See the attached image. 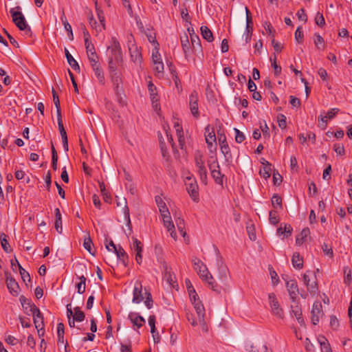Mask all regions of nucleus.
Listing matches in <instances>:
<instances>
[{
  "label": "nucleus",
  "instance_id": "nucleus-1",
  "mask_svg": "<svg viewBox=\"0 0 352 352\" xmlns=\"http://www.w3.org/2000/svg\"><path fill=\"white\" fill-rule=\"evenodd\" d=\"M193 268L197 272L199 277L207 282L211 289L217 294L221 292V287L214 280V278L208 272L206 265H204L199 259L193 260Z\"/></svg>",
  "mask_w": 352,
  "mask_h": 352
},
{
  "label": "nucleus",
  "instance_id": "nucleus-2",
  "mask_svg": "<svg viewBox=\"0 0 352 352\" xmlns=\"http://www.w3.org/2000/svg\"><path fill=\"white\" fill-rule=\"evenodd\" d=\"M28 305L30 307V312L33 316L35 327L37 329L38 333H40L41 331H43V335L45 331L43 314H41L40 309L34 303L28 302Z\"/></svg>",
  "mask_w": 352,
  "mask_h": 352
},
{
  "label": "nucleus",
  "instance_id": "nucleus-3",
  "mask_svg": "<svg viewBox=\"0 0 352 352\" xmlns=\"http://www.w3.org/2000/svg\"><path fill=\"white\" fill-rule=\"evenodd\" d=\"M110 50L109 60L122 63L123 62L122 50L119 41L116 37L111 38V45L108 47Z\"/></svg>",
  "mask_w": 352,
  "mask_h": 352
},
{
  "label": "nucleus",
  "instance_id": "nucleus-4",
  "mask_svg": "<svg viewBox=\"0 0 352 352\" xmlns=\"http://www.w3.org/2000/svg\"><path fill=\"white\" fill-rule=\"evenodd\" d=\"M21 8L16 6L14 8H11L10 13L12 18V21L19 30H23L26 28L28 25L25 18L23 13L21 12Z\"/></svg>",
  "mask_w": 352,
  "mask_h": 352
},
{
  "label": "nucleus",
  "instance_id": "nucleus-5",
  "mask_svg": "<svg viewBox=\"0 0 352 352\" xmlns=\"http://www.w3.org/2000/svg\"><path fill=\"white\" fill-rule=\"evenodd\" d=\"M208 167L211 171V175L214 179L217 184H223V177L220 171L219 164L218 163L217 157H210V160H208Z\"/></svg>",
  "mask_w": 352,
  "mask_h": 352
},
{
  "label": "nucleus",
  "instance_id": "nucleus-6",
  "mask_svg": "<svg viewBox=\"0 0 352 352\" xmlns=\"http://www.w3.org/2000/svg\"><path fill=\"white\" fill-rule=\"evenodd\" d=\"M186 188L188 193L195 202L199 201L198 185L195 178L186 177Z\"/></svg>",
  "mask_w": 352,
  "mask_h": 352
},
{
  "label": "nucleus",
  "instance_id": "nucleus-7",
  "mask_svg": "<svg viewBox=\"0 0 352 352\" xmlns=\"http://www.w3.org/2000/svg\"><path fill=\"white\" fill-rule=\"evenodd\" d=\"M4 274L6 278V286L9 292L13 296H17L19 294L20 292V287L18 283L12 276L10 272L5 271Z\"/></svg>",
  "mask_w": 352,
  "mask_h": 352
},
{
  "label": "nucleus",
  "instance_id": "nucleus-8",
  "mask_svg": "<svg viewBox=\"0 0 352 352\" xmlns=\"http://www.w3.org/2000/svg\"><path fill=\"white\" fill-rule=\"evenodd\" d=\"M268 299L272 313L276 317L279 318H283L284 316V312L283 309L280 306V304L276 297V295L274 293L269 294Z\"/></svg>",
  "mask_w": 352,
  "mask_h": 352
},
{
  "label": "nucleus",
  "instance_id": "nucleus-9",
  "mask_svg": "<svg viewBox=\"0 0 352 352\" xmlns=\"http://www.w3.org/2000/svg\"><path fill=\"white\" fill-rule=\"evenodd\" d=\"M189 107L191 113L195 118L199 117V111L198 109V93L194 90L189 96Z\"/></svg>",
  "mask_w": 352,
  "mask_h": 352
},
{
  "label": "nucleus",
  "instance_id": "nucleus-10",
  "mask_svg": "<svg viewBox=\"0 0 352 352\" xmlns=\"http://www.w3.org/2000/svg\"><path fill=\"white\" fill-rule=\"evenodd\" d=\"M340 109L338 108H333L328 111L327 115L323 116L322 115L318 116L319 126L324 129L327 125V121L336 117V114L339 112Z\"/></svg>",
  "mask_w": 352,
  "mask_h": 352
},
{
  "label": "nucleus",
  "instance_id": "nucleus-11",
  "mask_svg": "<svg viewBox=\"0 0 352 352\" xmlns=\"http://www.w3.org/2000/svg\"><path fill=\"white\" fill-rule=\"evenodd\" d=\"M132 239L133 243L131 245V249L136 252L135 261L139 265H140L142 261V252L143 251V245L138 239L133 237Z\"/></svg>",
  "mask_w": 352,
  "mask_h": 352
},
{
  "label": "nucleus",
  "instance_id": "nucleus-12",
  "mask_svg": "<svg viewBox=\"0 0 352 352\" xmlns=\"http://www.w3.org/2000/svg\"><path fill=\"white\" fill-rule=\"evenodd\" d=\"M145 297L144 292H142V285L140 281H136L134 285L133 292V302L140 303Z\"/></svg>",
  "mask_w": 352,
  "mask_h": 352
},
{
  "label": "nucleus",
  "instance_id": "nucleus-13",
  "mask_svg": "<svg viewBox=\"0 0 352 352\" xmlns=\"http://www.w3.org/2000/svg\"><path fill=\"white\" fill-rule=\"evenodd\" d=\"M129 50L131 60L135 63H141L142 60V53L138 46L134 43H131L129 45Z\"/></svg>",
  "mask_w": 352,
  "mask_h": 352
},
{
  "label": "nucleus",
  "instance_id": "nucleus-14",
  "mask_svg": "<svg viewBox=\"0 0 352 352\" xmlns=\"http://www.w3.org/2000/svg\"><path fill=\"white\" fill-rule=\"evenodd\" d=\"M191 302L193 304L194 308L197 314L199 323L204 326L206 324L204 321L205 309L203 304L199 298Z\"/></svg>",
  "mask_w": 352,
  "mask_h": 352
},
{
  "label": "nucleus",
  "instance_id": "nucleus-15",
  "mask_svg": "<svg viewBox=\"0 0 352 352\" xmlns=\"http://www.w3.org/2000/svg\"><path fill=\"white\" fill-rule=\"evenodd\" d=\"M311 322L314 324H317L319 322V319L320 316L322 314V305L319 302H316L314 303L311 309Z\"/></svg>",
  "mask_w": 352,
  "mask_h": 352
},
{
  "label": "nucleus",
  "instance_id": "nucleus-16",
  "mask_svg": "<svg viewBox=\"0 0 352 352\" xmlns=\"http://www.w3.org/2000/svg\"><path fill=\"white\" fill-rule=\"evenodd\" d=\"M162 216L164 226L167 228L168 231L170 232L171 237L175 239L177 234L175 230V226L171 220L170 212L166 213Z\"/></svg>",
  "mask_w": 352,
  "mask_h": 352
},
{
  "label": "nucleus",
  "instance_id": "nucleus-17",
  "mask_svg": "<svg viewBox=\"0 0 352 352\" xmlns=\"http://www.w3.org/2000/svg\"><path fill=\"white\" fill-rule=\"evenodd\" d=\"M287 290L290 298L294 301L299 293L297 282L295 280H290L286 283Z\"/></svg>",
  "mask_w": 352,
  "mask_h": 352
},
{
  "label": "nucleus",
  "instance_id": "nucleus-18",
  "mask_svg": "<svg viewBox=\"0 0 352 352\" xmlns=\"http://www.w3.org/2000/svg\"><path fill=\"white\" fill-rule=\"evenodd\" d=\"M128 318L132 322L133 327H136L137 329L142 327L146 322L145 319L138 313L135 312H130L128 315Z\"/></svg>",
  "mask_w": 352,
  "mask_h": 352
},
{
  "label": "nucleus",
  "instance_id": "nucleus-19",
  "mask_svg": "<svg viewBox=\"0 0 352 352\" xmlns=\"http://www.w3.org/2000/svg\"><path fill=\"white\" fill-rule=\"evenodd\" d=\"M217 266L219 272V279L223 282H226L228 280V269L223 264L221 257H219L217 261Z\"/></svg>",
  "mask_w": 352,
  "mask_h": 352
},
{
  "label": "nucleus",
  "instance_id": "nucleus-20",
  "mask_svg": "<svg viewBox=\"0 0 352 352\" xmlns=\"http://www.w3.org/2000/svg\"><path fill=\"white\" fill-rule=\"evenodd\" d=\"M121 205L124 206L123 213L124 214V218L126 221V226L129 227L130 233H131L132 231V228H131V223L130 215H129V209L126 205V199L125 198H123L121 201L117 202L118 206H120Z\"/></svg>",
  "mask_w": 352,
  "mask_h": 352
},
{
  "label": "nucleus",
  "instance_id": "nucleus-21",
  "mask_svg": "<svg viewBox=\"0 0 352 352\" xmlns=\"http://www.w3.org/2000/svg\"><path fill=\"white\" fill-rule=\"evenodd\" d=\"M292 231L293 228L291 225L287 223H281L276 230V234L278 236L283 235V238H287L291 236Z\"/></svg>",
  "mask_w": 352,
  "mask_h": 352
},
{
  "label": "nucleus",
  "instance_id": "nucleus-22",
  "mask_svg": "<svg viewBox=\"0 0 352 352\" xmlns=\"http://www.w3.org/2000/svg\"><path fill=\"white\" fill-rule=\"evenodd\" d=\"M118 258L123 263L126 267L128 265L129 256L122 246L119 245L117 248H115L113 251Z\"/></svg>",
  "mask_w": 352,
  "mask_h": 352
},
{
  "label": "nucleus",
  "instance_id": "nucleus-23",
  "mask_svg": "<svg viewBox=\"0 0 352 352\" xmlns=\"http://www.w3.org/2000/svg\"><path fill=\"white\" fill-rule=\"evenodd\" d=\"M221 151L224 155L225 162L227 165H230L233 162L232 155L228 144L224 145L220 147Z\"/></svg>",
  "mask_w": 352,
  "mask_h": 352
},
{
  "label": "nucleus",
  "instance_id": "nucleus-24",
  "mask_svg": "<svg viewBox=\"0 0 352 352\" xmlns=\"http://www.w3.org/2000/svg\"><path fill=\"white\" fill-rule=\"evenodd\" d=\"M317 340L320 344L321 352H332L330 344L324 336H319Z\"/></svg>",
  "mask_w": 352,
  "mask_h": 352
},
{
  "label": "nucleus",
  "instance_id": "nucleus-25",
  "mask_svg": "<svg viewBox=\"0 0 352 352\" xmlns=\"http://www.w3.org/2000/svg\"><path fill=\"white\" fill-rule=\"evenodd\" d=\"M65 54L67 58L68 64L76 72H80V66L76 60L73 58V56L69 52V50L67 48H65Z\"/></svg>",
  "mask_w": 352,
  "mask_h": 352
},
{
  "label": "nucleus",
  "instance_id": "nucleus-26",
  "mask_svg": "<svg viewBox=\"0 0 352 352\" xmlns=\"http://www.w3.org/2000/svg\"><path fill=\"white\" fill-rule=\"evenodd\" d=\"M95 6H96L98 18L100 23V25H98L99 32H101L102 30L105 29L104 15L103 11L100 9V7H98L97 1H95Z\"/></svg>",
  "mask_w": 352,
  "mask_h": 352
},
{
  "label": "nucleus",
  "instance_id": "nucleus-27",
  "mask_svg": "<svg viewBox=\"0 0 352 352\" xmlns=\"http://www.w3.org/2000/svg\"><path fill=\"white\" fill-rule=\"evenodd\" d=\"M155 199L156 204L159 208L161 215H164V214L169 212L166 203L164 201V200L162 199L161 197L156 196Z\"/></svg>",
  "mask_w": 352,
  "mask_h": 352
},
{
  "label": "nucleus",
  "instance_id": "nucleus-28",
  "mask_svg": "<svg viewBox=\"0 0 352 352\" xmlns=\"http://www.w3.org/2000/svg\"><path fill=\"white\" fill-rule=\"evenodd\" d=\"M206 142L208 146V147H212L213 142H216V136L215 133L213 131H210V126H208L206 128Z\"/></svg>",
  "mask_w": 352,
  "mask_h": 352
},
{
  "label": "nucleus",
  "instance_id": "nucleus-29",
  "mask_svg": "<svg viewBox=\"0 0 352 352\" xmlns=\"http://www.w3.org/2000/svg\"><path fill=\"white\" fill-rule=\"evenodd\" d=\"M292 263L295 268L302 269L303 267L302 257L300 256L298 252L294 253L292 258Z\"/></svg>",
  "mask_w": 352,
  "mask_h": 352
},
{
  "label": "nucleus",
  "instance_id": "nucleus-30",
  "mask_svg": "<svg viewBox=\"0 0 352 352\" xmlns=\"http://www.w3.org/2000/svg\"><path fill=\"white\" fill-rule=\"evenodd\" d=\"M7 238L8 236L5 233H1L0 241L1 247L6 253H10L12 251V248L10 245Z\"/></svg>",
  "mask_w": 352,
  "mask_h": 352
},
{
  "label": "nucleus",
  "instance_id": "nucleus-31",
  "mask_svg": "<svg viewBox=\"0 0 352 352\" xmlns=\"http://www.w3.org/2000/svg\"><path fill=\"white\" fill-rule=\"evenodd\" d=\"M310 231L308 228L302 229L301 232L296 236V243L297 245H301L305 241V239L309 235Z\"/></svg>",
  "mask_w": 352,
  "mask_h": 352
},
{
  "label": "nucleus",
  "instance_id": "nucleus-32",
  "mask_svg": "<svg viewBox=\"0 0 352 352\" xmlns=\"http://www.w3.org/2000/svg\"><path fill=\"white\" fill-rule=\"evenodd\" d=\"M175 127L176 129V133L178 138L179 146L182 149L185 144V138L183 135L182 127L178 123L175 124Z\"/></svg>",
  "mask_w": 352,
  "mask_h": 352
},
{
  "label": "nucleus",
  "instance_id": "nucleus-33",
  "mask_svg": "<svg viewBox=\"0 0 352 352\" xmlns=\"http://www.w3.org/2000/svg\"><path fill=\"white\" fill-rule=\"evenodd\" d=\"M93 246L94 243L89 236L87 238L85 239L83 243L84 248L86 250H87L91 255L95 256L96 250L94 248H93Z\"/></svg>",
  "mask_w": 352,
  "mask_h": 352
},
{
  "label": "nucleus",
  "instance_id": "nucleus-34",
  "mask_svg": "<svg viewBox=\"0 0 352 352\" xmlns=\"http://www.w3.org/2000/svg\"><path fill=\"white\" fill-rule=\"evenodd\" d=\"M148 91H149V94H150V96H151V99L153 103H154L155 102L158 101V97H157V88H156V87L154 85V84L151 81L148 82Z\"/></svg>",
  "mask_w": 352,
  "mask_h": 352
},
{
  "label": "nucleus",
  "instance_id": "nucleus-35",
  "mask_svg": "<svg viewBox=\"0 0 352 352\" xmlns=\"http://www.w3.org/2000/svg\"><path fill=\"white\" fill-rule=\"evenodd\" d=\"M201 33L204 39L208 42H212L214 39L212 32L207 26H201Z\"/></svg>",
  "mask_w": 352,
  "mask_h": 352
},
{
  "label": "nucleus",
  "instance_id": "nucleus-36",
  "mask_svg": "<svg viewBox=\"0 0 352 352\" xmlns=\"http://www.w3.org/2000/svg\"><path fill=\"white\" fill-rule=\"evenodd\" d=\"M272 205L276 209H283L282 198L277 194H274L272 199Z\"/></svg>",
  "mask_w": 352,
  "mask_h": 352
},
{
  "label": "nucleus",
  "instance_id": "nucleus-37",
  "mask_svg": "<svg viewBox=\"0 0 352 352\" xmlns=\"http://www.w3.org/2000/svg\"><path fill=\"white\" fill-rule=\"evenodd\" d=\"M64 334H65V327L62 322H60L57 325V336H58V343H65L64 340Z\"/></svg>",
  "mask_w": 352,
  "mask_h": 352
},
{
  "label": "nucleus",
  "instance_id": "nucleus-38",
  "mask_svg": "<svg viewBox=\"0 0 352 352\" xmlns=\"http://www.w3.org/2000/svg\"><path fill=\"white\" fill-rule=\"evenodd\" d=\"M99 187L104 201L110 203L111 197L109 192L106 190L104 184L103 182H99Z\"/></svg>",
  "mask_w": 352,
  "mask_h": 352
},
{
  "label": "nucleus",
  "instance_id": "nucleus-39",
  "mask_svg": "<svg viewBox=\"0 0 352 352\" xmlns=\"http://www.w3.org/2000/svg\"><path fill=\"white\" fill-rule=\"evenodd\" d=\"M73 318V319L76 322H82L85 320V315L84 312L80 310V307H76L74 308V314Z\"/></svg>",
  "mask_w": 352,
  "mask_h": 352
},
{
  "label": "nucleus",
  "instance_id": "nucleus-40",
  "mask_svg": "<svg viewBox=\"0 0 352 352\" xmlns=\"http://www.w3.org/2000/svg\"><path fill=\"white\" fill-rule=\"evenodd\" d=\"M279 217L276 210H272L269 213V221L271 224L276 226L279 223Z\"/></svg>",
  "mask_w": 352,
  "mask_h": 352
},
{
  "label": "nucleus",
  "instance_id": "nucleus-41",
  "mask_svg": "<svg viewBox=\"0 0 352 352\" xmlns=\"http://www.w3.org/2000/svg\"><path fill=\"white\" fill-rule=\"evenodd\" d=\"M80 282L76 284L78 293L82 294L85 292L86 278L84 276L78 277Z\"/></svg>",
  "mask_w": 352,
  "mask_h": 352
},
{
  "label": "nucleus",
  "instance_id": "nucleus-42",
  "mask_svg": "<svg viewBox=\"0 0 352 352\" xmlns=\"http://www.w3.org/2000/svg\"><path fill=\"white\" fill-rule=\"evenodd\" d=\"M154 64V71L157 73L156 76L157 77H161L163 76L164 74V63L162 61L157 62L153 63Z\"/></svg>",
  "mask_w": 352,
  "mask_h": 352
},
{
  "label": "nucleus",
  "instance_id": "nucleus-43",
  "mask_svg": "<svg viewBox=\"0 0 352 352\" xmlns=\"http://www.w3.org/2000/svg\"><path fill=\"white\" fill-rule=\"evenodd\" d=\"M181 43L185 56H187L190 49V44L188 38L186 35H185L184 37H181Z\"/></svg>",
  "mask_w": 352,
  "mask_h": 352
},
{
  "label": "nucleus",
  "instance_id": "nucleus-44",
  "mask_svg": "<svg viewBox=\"0 0 352 352\" xmlns=\"http://www.w3.org/2000/svg\"><path fill=\"white\" fill-rule=\"evenodd\" d=\"M57 121H58V129H59L61 137L67 135V133H66V131L65 130L63 123L61 113H58V114H57Z\"/></svg>",
  "mask_w": 352,
  "mask_h": 352
},
{
  "label": "nucleus",
  "instance_id": "nucleus-45",
  "mask_svg": "<svg viewBox=\"0 0 352 352\" xmlns=\"http://www.w3.org/2000/svg\"><path fill=\"white\" fill-rule=\"evenodd\" d=\"M144 295L146 298L144 304L148 309H151L153 303L152 295L146 289H144Z\"/></svg>",
  "mask_w": 352,
  "mask_h": 352
},
{
  "label": "nucleus",
  "instance_id": "nucleus-46",
  "mask_svg": "<svg viewBox=\"0 0 352 352\" xmlns=\"http://www.w3.org/2000/svg\"><path fill=\"white\" fill-rule=\"evenodd\" d=\"M52 96H53V100H54L56 109V114H58V113H61L60 104L58 96L54 88H52Z\"/></svg>",
  "mask_w": 352,
  "mask_h": 352
},
{
  "label": "nucleus",
  "instance_id": "nucleus-47",
  "mask_svg": "<svg viewBox=\"0 0 352 352\" xmlns=\"http://www.w3.org/2000/svg\"><path fill=\"white\" fill-rule=\"evenodd\" d=\"M146 36L148 41L154 45V47L160 46L159 43L156 40L155 33L148 30V32H146Z\"/></svg>",
  "mask_w": 352,
  "mask_h": 352
},
{
  "label": "nucleus",
  "instance_id": "nucleus-48",
  "mask_svg": "<svg viewBox=\"0 0 352 352\" xmlns=\"http://www.w3.org/2000/svg\"><path fill=\"white\" fill-rule=\"evenodd\" d=\"M160 50V46L155 47L152 52V60L153 63H157L162 61L161 55L159 52Z\"/></svg>",
  "mask_w": 352,
  "mask_h": 352
},
{
  "label": "nucleus",
  "instance_id": "nucleus-49",
  "mask_svg": "<svg viewBox=\"0 0 352 352\" xmlns=\"http://www.w3.org/2000/svg\"><path fill=\"white\" fill-rule=\"evenodd\" d=\"M307 289L310 294L315 295L318 290L317 281L315 280L311 283L310 282L309 284H307Z\"/></svg>",
  "mask_w": 352,
  "mask_h": 352
},
{
  "label": "nucleus",
  "instance_id": "nucleus-50",
  "mask_svg": "<svg viewBox=\"0 0 352 352\" xmlns=\"http://www.w3.org/2000/svg\"><path fill=\"white\" fill-rule=\"evenodd\" d=\"M176 224H177V229L179 231L180 234L183 236H185V235L186 234V232L184 230L185 224H184V219H182L181 218H178V219L176 220Z\"/></svg>",
  "mask_w": 352,
  "mask_h": 352
},
{
  "label": "nucleus",
  "instance_id": "nucleus-51",
  "mask_svg": "<svg viewBox=\"0 0 352 352\" xmlns=\"http://www.w3.org/2000/svg\"><path fill=\"white\" fill-rule=\"evenodd\" d=\"M19 300H20L21 305L23 306V308L25 314L30 315L29 312L28 311V309L29 308L30 309V307L28 305V302L29 303H32V302L24 296H21L19 298Z\"/></svg>",
  "mask_w": 352,
  "mask_h": 352
},
{
  "label": "nucleus",
  "instance_id": "nucleus-52",
  "mask_svg": "<svg viewBox=\"0 0 352 352\" xmlns=\"http://www.w3.org/2000/svg\"><path fill=\"white\" fill-rule=\"evenodd\" d=\"M272 168L270 166H265L263 168H261L259 170V174L261 177L265 179H267L271 175Z\"/></svg>",
  "mask_w": 352,
  "mask_h": 352
},
{
  "label": "nucleus",
  "instance_id": "nucleus-53",
  "mask_svg": "<svg viewBox=\"0 0 352 352\" xmlns=\"http://www.w3.org/2000/svg\"><path fill=\"white\" fill-rule=\"evenodd\" d=\"M110 76H111V81H112L113 84L116 86V88L118 89L119 87V85L122 82L120 75L118 74V72H115L113 74H110Z\"/></svg>",
  "mask_w": 352,
  "mask_h": 352
},
{
  "label": "nucleus",
  "instance_id": "nucleus-54",
  "mask_svg": "<svg viewBox=\"0 0 352 352\" xmlns=\"http://www.w3.org/2000/svg\"><path fill=\"white\" fill-rule=\"evenodd\" d=\"M122 64V63L113 61L112 60H108V67L110 74H113L117 72V66Z\"/></svg>",
  "mask_w": 352,
  "mask_h": 352
},
{
  "label": "nucleus",
  "instance_id": "nucleus-55",
  "mask_svg": "<svg viewBox=\"0 0 352 352\" xmlns=\"http://www.w3.org/2000/svg\"><path fill=\"white\" fill-rule=\"evenodd\" d=\"M197 169H198V173L200 177V179L201 180L202 182H204V184H206L207 170H206V166H204L202 167H199V168H197Z\"/></svg>",
  "mask_w": 352,
  "mask_h": 352
},
{
  "label": "nucleus",
  "instance_id": "nucleus-56",
  "mask_svg": "<svg viewBox=\"0 0 352 352\" xmlns=\"http://www.w3.org/2000/svg\"><path fill=\"white\" fill-rule=\"evenodd\" d=\"M294 36H295L296 41L298 43H300L302 42L304 34H303V31H302V28L301 26H299L297 28V29L295 32Z\"/></svg>",
  "mask_w": 352,
  "mask_h": 352
},
{
  "label": "nucleus",
  "instance_id": "nucleus-57",
  "mask_svg": "<svg viewBox=\"0 0 352 352\" xmlns=\"http://www.w3.org/2000/svg\"><path fill=\"white\" fill-rule=\"evenodd\" d=\"M316 23L320 28L323 27L325 25V20L324 16L322 13L318 12L315 17Z\"/></svg>",
  "mask_w": 352,
  "mask_h": 352
},
{
  "label": "nucleus",
  "instance_id": "nucleus-58",
  "mask_svg": "<svg viewBox=\"0 0 352 352\" xmlns=\"http://www.w3.org/2000/svg\"><path fill=\"white\" fill-rule=\"evenodd\" d=\"M234 132H235V141H236V142H237V143L243 142L245 140V135L243 134V133L240 131L236 128H234Z\"/></svg>",
  "mask_w": 352,
  "mask_h": 352
},
{
  "label": "nucleus",
  "instance_id": "nucleus-59",
  "mask_svg": "<svg viewBox=\"0 0 352 352\" xmlns=\"http://www.w3.org/2000/svg\"><path fill=\"white\" fill-rule=\"evenodd\" d=\"M94 74H95V76H96V78H98V82L100 84L104 85V72H103L102 69L100 68L98 70H95Z\"/></svg>",
  "mask_w": 352,
  "mask_h": 352
},
{
  "label": "nucleus",
  "instance_id": "nucleus-60",
  "mask_svg": "<svg viewBox=\"0 0 352 352\" xmlns=\"http://www.w3.org/2000/svg\"><path fill=\"white\" fill-rule=\"evenodd\" d=\"M88 21L89 23V25L92 28H94L96 30V31L99 32V27L97 23L96 20L94 19V15L91 12L89 13V15L88 16Z\"/></svg>",
  "mask_w": 352,
  "mask_h": 352
},
{
  "label": "nucleus",
  "instance_id": "nucleus-61",
  "mask_svg": "<svg viewBox=\"0 0 352 352\" xmlns=\"http://www.w3.org/2000/svg\"><path fill=\"white\" fill-rule=\"evenodd\" d=\"M181 16L184 21L190 24L191 18L189 16L188 11L186 8H184L181 10Z\"/></svg>",
  "mask_w": 352,
  "mask_h": 352
},
{
  "label": "nucleus",
  "instance_id": "nucleus-62",
  "mask_svg": "<svg viewBox=\"0 0 352 352\" xmlns=\"http://www.w3.org/2000/svg\"><path fill=\"white\" fill-rule=\"evenodd\" d=\"M148 322L149 326L151 327V334H154V333L155 332V329H156V327H155V316L154 315H151L148 317Z\"/></svg>",
  "mask_w": 352,
  "mask_h": 352
},
{
  "label": "nucleus",
  "instance_id": "nucleus-63",
  "mask_svg": "<svg viewBox=\"0 0 352 352\" xmlns=\"http://www.w3.org/2000/svg\"><path fill=\"white\" fill-rule=\"evenodd\" d=\"M188 294H189V297H190V301H195V300L197 299L198 296L196 293V291L195 289H194V287H192V285H190L189 287H188Z\"/></svg>",
  "mask_w": 352,
  "mask_h": 352
},
{
  "label": "nucleus",
  "instance_id": "nucleus-64",
  "mask_svg": "<svg viewBox=\"0 0 352 352\" xmlns=\"http://www.w3.org/2000/svg\"><path fill=\"white\" fill-rule=\"evenodd\" d=\"M296 15L300 21H302L305 23L307 21V16L305 13V10L304 8L300 9L297 13Z\"/></svg>",
  "mask_w": 352,
  "mask_h": 352
}]
</instances>
